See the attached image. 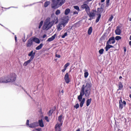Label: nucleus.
<instances>
[{"mask_svg": "<svg viewBox=\"0 0 131 131\" xmlns=\"http://www.w3.org/2000/svg\"><path fill=\"white\" fill-rule=\"evenodd\" d=\"M85 10L87 13V14L90 12V9L88 6L85 8Z\"/></svg>", "mask_w": 131, "mask_h": 131, "instance_id": "obj_33", "label": "nucleus"}, {"mask_svg": "<svg viewBox=\"0 0 131 131\" xmlns=\"http://www.w3.org/2000/svg\"><path fill=\"white\" fill-rule=\"evenodd\" d=\"M109 43H107L106 42V45L105 48V49L106 51H107L108 49L111 48H114V46L109 44Z\"/></svg>", "mask_w": 131, "mask_h": 131, "instance_id": "obj_16", "label": "nucleus"}, {"mask_svg": "<svg viewBox=\"0 0 131 131\" xmlns=\"http://www.w3.org/2000/svg\"><path fill=\"white\" fill-rule=\"evenodd\" d=\"M50 21V18H48L46 19L42 27L43 30H47L53 25Z\"/></svg>", "mask_w": 131, "mask_h": 131, "instance_id": "obj_4", "label": "nucleus"}, {"mask_svg": "<svg viewBox=\"0 0 131 131\" xmlns=\"http://www.w3.org/2000/svg\"><path fill=\"white\" fill-rule=\"evenodd\" d=\"M67 32H66L63 35L61 36V38H64L66 36H67Z\"/></svg>", "mask_w": 131, "mask_h": 131, "instance_id": "obj_42", "label": "nucleus"}, {"mask_svg": "<svg viewBox=\"0 0 131 131\" xmlns=\"http://www.w3.org/2000/svg\"><path fill=\"white\" fill-rule=\"evenodd\" d=\"M56 57L58 58H60V57L61 56L59 54H56Z\"/></svg>", "mask_w": 131, "mask_h": 131, "instance_id": "obj_50", "label": "nucleus"}, {"mask_svg": "<svg viewBox=\"0 0 131 131\" xmlns=\"http://www.w3.org/2000/svg\"><path fill=\"white\" fill-rule=\"evenodd\" d=\"M122 39V37L121 36H116L115 39L116 40H119L121 39Z\"/></svg>", "mask_w": 131, "mask_h": 131, "instance_id": "obj_34", "label": "nucleus"}, {"mask_svg": "<svg viewBox=\"0 0 131 131\" xmlns=\"http://www.w3.org/2000/svg\"><path fill=\"white\" fill-rule=\"evenodd\" d=\"M123 104L124 106H125L126 105V102L125 101H123Z\"/></svg>", "mask_w": 131, "mask_h": 131, "instance_id": "obj_49", "label": "nucleus"}, {"mask_svg": "<svg viewBox=\"0 0 131 131\" xmlns=\"http://www.w3.org/2000/svg\"><path fill=\"white\" fill-rule=\"evenodd\" d=\"M115 34L117 35H120L121 33V31L120 29V27L119 26L117 27V28L115 30Z\"/></svg>", "mask_w": 131, "mask_h": 131, "instance_id": "obj_14", "label": "nucleus"}, {"mask_svg": "<svg viewBox=\"0 0 131 131\" xmlns=\"http://www.w3.org/2000/svg\"><path fill=\"white\" fill-rule=\"evenodd\" d=\"M92 0H86L85 1V3H86L89 4V2L91 1Z\"/></svg>", "mask_w": 131, "mask_h": 131, "instance_id": "obj_48", "label": "nucleus"}, {"mask_svg": "<svg viewBox=\"0 0 131 131\" xmlns=\"http://www.w3.org/2000/svg\"><path fill=\"white\" fill-rule=\"evenodd\" d=\"M110 0H106V4L107 5H108L109 3Z\"/></svg>", "mask_w": 131, "mask_h": 131, "instance_id": "obj_53", "label": "nucleus"}, {"mask_svg": "<svg viewBox=\"0 0 131 131\" xmlns=\"http://www.w3.org/2000/svg\"><path fill=\"white\" fill-rule=\"evenodd\" d=\"M84 71H85L84 73V77L85 78H86L89 75V73L88 72L86 71V70H84Z\"/></svg>", "mask_w": 131, "mask_h": 131, "instance_id": "obj_32", "label": "nucleus"}, {"mask_svg": "<svg viewBox=\"0 0 131 131\" xmlns=\"http://www.w3.org/2000/svg\"><path fill=\"white\" fill-rule=\"evenodd\" d=\"M46 36H47V35L46 34H44L43 35V36H42V37L43 38H45Z\"/></svg>", "mask_w": 131, "mask_h": 131, "instance_id": "obj_59", "label": "nucleus"}, {"mask_svg": "<svg viewBox=\"0 0 131 131\" xmlns=\"http://www.w3.org/2000/svg\"><path fill=\"white\" fill-rule=\"evenodd\" d=\"M84 4L82 5L81 7L82 8L85 9L87 7V6H88V5H87V4H87L85 3V1L84 2Z\"/></svg>", "mask_w": 131, "mask_h": 131, "instance_id": "obj_25", "label": "nucleus"}, {"mask_svg": "<svg viewBox=\"0 0 131 131\" xmlns=\"http://www.w3.org/2000/svg\"><path fill=\"white\" fill-rule=\"evenodd\" d=\"M74 8L77 10L78 11H79L80 10V9L79 6H74Z\"/></svg>", "mask_w": 131, "mask_h": 131, "instance_id": "obj_38", "label": "nucleus"}, {"mask_svg": "<svg viewBox=\"0 0 131 131\" xmlns=\"http://www.w3.org/2000/svg\"><path fill=\"white\" fill-rule=\"evenodd\" d=\"M105 0H101V2H104Z\"/></svg>", "mask_w": 131, "mask_h": 131, "instance_id": "obj_62", "label": "nucleus"}, {"mask_svg": "<svg viewBox=\"0 0 131 131\" xmlns=\"http://www.w3.org/2000/svg\"><path fill=\"white\" fill-rule=\"evenodd\" d=\"M62 115H61L60 116H59L58 117V120L59 121V122H60V124L62 123Z\"/></svg>", "mask_w": 131, "mask_h": 131, "instance_id": "obj_26", "label": "nucleus"}, {"mask_svg": "<svg viewBox=\"0 0 131 131\" xmlns=\"http://www.w3.org/2000/svg\"><path fill=\"white\" fill-rule=\"evenodd\" d=\"M104 51V49H103L102 48L99 50V53L100 54H102L103 53Z\"/></svg>", "mask_w": 131, "mask_h": 131, "instance_id": "obj_35", "label": "nucleus"}, {"mask_svg": "<svg viewBox=\"0 0 131 131\" xmlns=\"http://www.w3.org/2000/svg\"><path fill=\"white\" fill-rule=\"evenodd\" d=\"M9 79H8L9 82H14L16 79L17 75L15 73H12L9 75Z\"/></svg>", "mask_w": 131, "mask_h": 131, "instance_id": "obj_5", "label": "nucleus"}, {"mask_svg": "<svg viewBox=\"0 0 131 131\" xmlns=\"http://www.w3.org/2000/svg\"><path fill=\"white\" fill-rule=\"evenodd\" d=\"M93 18H91V17H90V18L89 19V20H92V19Z\"/></svg>", "mask_w": 131, "mask_h": 131, "instance_id": "obj_63", "label": "nucleus"}, {"mask_svg": "<svg viewBox=\"0 0 131 131\" xmlns=\"http://www.w3.org/2000/svg\"><path fill=\"white\" fill-rule=\"evenodd\" d=\"M76 131H80V128H78Z\"/></svg>", "mask_w": 131, "mask_h": 131, "instance_id": "obj_61", "label": "nucleus"}, {"mask_svg": "<svg viewBox=\"0 0 131 131\" xmlns=\"http://www.w3.org/2000/svg\"><path fill=\"white\" fill-rule=\"evenodd\" d=\"M62 125V123H57L55 125L54 127V131H61L62 129L61 127Z\"/></svg>", "mask_w": 131, "mask_h": 131, "instance_id": "obj_7", "label": "nucleus"}, {"mask_svg": "<svg viewBox=\"0 0 131 131\" xmlns=\"http://www.w3.org/2000/svg\"><path fill=\"white\" fill-rule=\"evenodd\" d=\"M115 42L114 37L112 36L110 37L107 41L106 42L107 43H109L111 44H114Z\"/></svg>", "mask_w": 131, "mask_h": 131, "instance_id": "obj_8", "label": "nucleus"}, {"mask_svg": "<svg viewBox=\"0 0 131 131\" xmlns=\"http://www.w3.org/2000/svg\"><path fill=\"white\" fill-rule=\"evenodd\" d=\"M60 13V10H59L58 9L57 10L56 12H55V14L56 15H58Z\"/></svg>", "mask_w": 131, "mask_h": 131, "instance_id": "obj_40", "label": "nucleus"}, {"mask_svg": "<svg viewBox=\"0 0 131 131\" xmlns=\"http://www.w3.org/2000/svg\"><path fill=\"white\" fill-rule=\"evenodd\" d=\"M32 60L30 59L28 61L25 62L23 64V65L24 66H26L28 64L30 63Z\"/></svg>", "mask_w": 131, "mask_h": 131, "instance_id": "obj_20", "label": "nucleus"}, {"mask_svg": "<svg viewBox=\"0 0 131 131\" xmlns=\"http://www.w3.org/2000/svg\"><path fill=\"white\" fill-rule=\"evenodd\" d=\"M49 4V2L48 1H46L44 3V7H47Z\"/></svg>", "mask_w": 131, "mask_h": 131, "instance_id": "obj_36", "label": "nucleus"}, {"mask_svg": "<svg viewBox=\"0 0 131 131\" xmlns=\"http://www.w3.org/2000/svg\"><path fill=\"white\" fill-rule=\"evenodd\" d=\"M79 107V105L78 103L77 104L75 105H74V107L76 109L78 108Z\"/></svg>", "mask_w": 131, "mask_h": 131, "instance_id": "obj_44", "label": "nucleus"}, {"mask_svg": "<svg viewBox=\"0 0 131 131\" xmlns=\"http://www.w3.org/2000/svg\"><path fill=\"white\" fill-rule=\"evenodd\" d=\"M92 27H90L88 31V34L89 35H90L91 34L92 32Z\"/></svg>", "mask_w": 131, "mask_h": 131, "instance_id": "obj_29", "label": "nucleus"}, {"mask_svg": "<svg viewBox=\"0 0 131 131\" xmlns=\"http://www.w3.org/2000/svg\"><path fill=\"white\" fill-rule=\"evenodd\" d=\"M92 101V99L90 98L87 100L86 101V105L87 106H88L91 103Z\"/></svg>", "mask_w": 131, "mask_h": 131, "instance_id": "obj_23", "label": "nucleus"}, {"mask_svg": "<svg viewBox=\"0 0 131 131\" xmlns=\"http://www.w3.org/2000/svg\"><path fill=\"white\" fill-rule=\"evenodd\" d=\"M38 126H39L38 123L36 122L30 124L29 125V127L30 128H34Z\"/></svg>", "mask_w": 131, "mask_h": 131, "instance_id": "obj_12", "label": "nucleus"}, {"mask_svg": "<svg viewBox=\"0 0 131 131\" xmlns=\"http://www.w3.org/2000/svg\"><path fill=\"white\" fill-rule=\"evenodd\" d=\"M36 130L37 131H41V128H37L36 129Z\"/></svg>", "mask_w": 131, "mask_h": 131, "instance_id": "obj_55", "label": "nucleus"}, {"mask_svg": "<svg viewBox=\"0 0 131 131\" xmlns=\"http://www.w3.org/2000/svg\"><path fill=\"white\" fill-rule=\"evenodd\" d=\"M64 79L66 83H69L70 82V79L68 73H66L64 77Z\"/></svg>", "mask_w": 131, "mask_h": 131, "instance_id": "obj_11", "label": "nucleus"}, {"mask_svg": "<svg viewBox=\"0 0 131 131\" xmlns=\"http://www.w3.org/2000/svg\"><path fill=\"white\" fill-rule=\"evenodd\" d=\"M5 79L4 78V77H1L0 78V83H4V79Z\"/></svg>", "mask_w": 131, "mask_h": 131, "instance_id": "obj_41", "label": "nucleus"}, {"mask_svg": "<svg viewBox=\"0 0 131 131\" xmlns=\"http://www.w3.org/2000/svg\"><path fill=\"white\" fill-rule=\"evenodd\" d=\"M124 51L125 52H126V47H124Z\"/></svg>", "mask_w": 131, "mask_h": 131, "instance_id": "obj_56", "label": "nucleus"}, {"mask_svg": "<svg viewBox=\"0 0 131 131\" xmlns=\"http://www.w3.org/2000/svg\"><path fill=\"white\" fill-rule=\"evenodd\" d=\"M90 91L91 89L89 84H87L85 86L84 85H83L81 88L80 95L78 96V99L79 100L81 101L84 94L85 96H89L90 94Z\"/></svg>", "mask_w": 131, "mask_h": 131, "instance_id": "obj_1", "label": "nucleus"}, {"mask_svg": "<svg viewBox=\"0 0 131 131\" xmlns=\"http://www.w3.org/2000/svg\"><path fill=\"white\" fill-rule=\"evenodd\" d=\"M118 90H121L123 87V86L121 82H119L118 84Z\"/></svg>", "mask_w": 131, "mask_h": 131, "instance_id": "obj_22", "label": "nucleus"}, {"mask_svg": "<svg viewBox=\"0 0 131 131\" xmlns=\"http://www.w3.org/2000/svg\"><path fill=\"white\" fill-rule=\"evenodd\" d=\"M51 18L52 21L50 22L53 25V24H56L58 23V18L54 14H52Z\"/></svg>", "mask_w": 131, "mask_h": 131, "instance_id": "obj_6", "label": "nucleus"}, {"mask_svg": "<svg viewBox=\"0 0 131 131\" xmlns=\"http://www.w3.org/2000/svg\"><path fill=\"white\" fill-rule=\"evenodd\" d=\"M4 78L5 79H4V83H7L8 82H9L8 79L6 80V77L5 76L4 77Z\"/></svg>", "mask_w": 131, "mask_h": 131, "instance_id": "obj_39", "label": "nucleus"}, {"mask_svg": "<svg viewBox=\"0 0 131 131\" xmlns=\"http://www.w3.org/2000/svg\"><path fill=\"white\" fill-rule=\"evenodd\" d=\"M70 63L69 62L66 63L64 66V68L67 69V67L70 65Z\"/></svg>", "mask_w": 131, "mask_h": 131, "instance_id": "obj_43", "label": "nucleus"}, {"mask_svg": "<svg viewBox=\"0 0 131 131\" xmlns=\"http://www.w3.org/2000/svg\"><path fill=\"white\" fill-rule=\"evenodd\" d=\"M96 12V10H93L91 12H90L87 15L90 17H94L95 16V14Z\"/></svg>", "mask_w": 131, "mask_h": 131, "instance_id": "obj_10", "label": "nucleus"}, {"mask_svg": "<svg viewBox=\"0 0 131 131\" xmlns=\"http://www.w3.org/2000/svg\"><path fill=\"white\" fill-rule=\"evenodd\" d=\"M35 52H33V51L32 50L28 54L29 56H30V59L33 60L34 58V56L35 55Z\"/></svg>", "mask_w": 131, "mask_h": 131, "instance_id": "obj_13", "label": "nucleus"}, {"mask_svg": "<svg viewBox=\"0 0 131 131\" xmlns=\"http://www.w3.org/2000/svg\"><path fill=\"white\" fill-rule=\"evenodd\" d=\"M15 41L16 42L17 41V37L16 35H15Z\"/></svg>", "mask_w": 131, "mask_h": 131, "instance_id": "obj_58", "label": "nucleus"}, {"mask_svg": "<svg viewBox=\"0 0 131 131\" xmlns=\"http://www.w3.org/2000/svg\"><path fill=\"white\" fill-rule=\"evenodd\" d=\"M129 39L131 40V35L129 37Z\"/></svg>", "mask_w": 131, "mask_h": 131, "instance_id": "obj_64", "label": "nucleus"}, {"mask_svg": "<svg viewBox=\"0 0 131 131\" xmlns=\"http://www.w3.org/2000/svg\"><path fill=\"white\" fill-rule=\"evenodd\" d=\"M85 100V98H83V99H81V101H80L79 100V102H80V106L81 107H82L83 106Z\"/></svg>", "mask_w": 131, "mask_h": 131, "instance_id": "obj_18", "label": "nucleus"}, {"mask_svg": "<svg viewBox=\"0 0 131 131\" xmlns=\"http://www.w3.org/2000/svg\"><path fill=\"white\" fill-rule=\"evenodd\" d=\"M129 45L131 46V41H130L129 42Z\"/></svg>", "mask_w": 131, "mask_h": 131, "instance_id": "obj_60", "label": "nucleus"}, {"mask_svg": "<svg viewBox=\"0 0 131 131\" xmlns=\"http://www.w3.org/2000/svg\"><path fill=\"white\" fill-rule=\"evenodd\" d=\"M66 69L64 68V69L62 70L61 71L62 72H64L65 71Z\"/></svg>", "mask_w": 131, "mask_h": 131, "instance_id": "obj_57", "label": "nucleus"}, {"mask_svg": "<svg viewBox=\"0 0 131 131\" xmlns=\"http://www.w3.org/2000/svg\"><path fill=\"white\" fill-rule=\"evenodd\" d=\"M45 119L47 121V122H49V120L48 119V117L47 116H46L45 117Z\"/></svg>", "mask_w": 131, "mask_h": 131, "instance_id": "obj_47", "label": "nucleus"}, {"mask_svg": "<svg viewBox=\"0 0 131 131\" xmlns=\"http://www.w3.org/2000/svg\"><path fill=\"white\" fill-rule=\"evenodd\" d=\"M98 16L95 20L96 23H97L99 21L101 16V15L100 14H98Z\"/></svg>", "mask_w": 131, "mask_h": 131, "instance_id": "obj_31", "label": "nucleus"}, {"mask_svg": "<svg viewBox=\"0 0 131 131\" xmlns=\"http://www.w3.org/2000/svg\"><path fill=\"white\" fill-rule=\"evenodd\" d=\"M53 112V110H50L48 113V114L49 116H50L52 115V113Z\"/></svg>", "mask_w": 131, "mask_h": 131, "instance_id": "obj_30", "label": "nucleus"}, {"mask_svg": "<svg viewBox=\"0 0 131 131\" xmlns=\"http://www.w3.org/2000/svg\"><path fill=\"white\" fill-rule=\"evenodd\" d=\"M32 40V38H30L29 39L27 42L26 44V46L27 47H31L33 45Z\"/></svg>", "mask_w": 131, "mask_h": 131, "instance_id": "obj_9", "label": "nucleus"}, {"mask_svg": "<svg viewBox=\"0 0 131 131\" xmlns=\"http://www.w3.org/2000/svg\"><path fill=\"white\" fill-rule=\"evenodd\" d=\"M70 12V10L69 8H67L66 9L65 12L64 14L66 15H67L69 14Z\"/></svg>", "mask_w": 131, "mask_h": 131, "instance_id": "obj_24", "label": "nucleus"}, {"mask_svg": "<svg viewBox=\"0 0 131 131\" xmlns=\"http://www.w3.org/2000/svg\"><path fill=\"white\" fill-rule=\"evenodd\" d=\"M32 39L33 41H34L37 43H40V41L39 39L35 37L32 38Z\"/></svg>", "mask_w": 131, "mask_h": 131, "instance_id": "obj_19", "label": "nucleus"}, {"mask_svg": "<svg viewBox=\"0 0 131 131\" xmlns=\"http://www.w3.org/2000/svg\"><path fill=\"white\" fill-rule=\"evenodd\" d=\"M68 20L67 19V17L63 18L62 21L61 23H59L57 26V30L60 31L63 28L66 26V24L68 23Z\"/></svg>", "mask_w": 131, "mask_h": 131, "instance_id": "obj_3", "label": "nucleus"}, {"mask_svg": "<svg viewBox=\"0 0 131 131\" xmlns=\"http://www.w3.org/2000/svg\"><path fill=\"white\" fill-rule=\"evenodd\" d=\"M78 14V12H77V11H74L73 12V15H74V14Z\"/></svg>", "mask_w": 131, "mask_h": 131, "instance_id": "obj_52", "label": "nucleus"}, {"mask_svg": "<svg viewBox=\"0 0 131 131\" xmlns=\"http://www.w3.org/2000/svg\"><path fill=\"white\" fill-rule=\"evenodd\" d=\"M5 77H6V80L9 79V75H7L6 76H5Z\"/></svg>", "mask_w": 131, "mask_h": 131, "instance_id": "obj_51", "label": "nucleus"}, {"mask_svg": "<svg viewBox=\"0 0 131 131\" xmlns=\"http://www.w3.org/2000/svg\"><path fill=\"white\" fill-rule=\"evenodd\" d=\"M22 89L23 90H24V91L28 94V95H29V94L27 93V92L25 90V89H24V88L22 87Z\"/></svg>", "mask_w": 131, "mask_h": 131, "instance_id": "obj_54", "label": "nucleus"}, {"mask_svg": "<svg viewBox=\"0 0 131 131\" xmlns=\"http://www.w3.org/2000/svg\"><path fill=\"white\" fill-rule=\"evenodd\" d=\"M57 36L56 34H54L51 37L48 38L47 40V42H50L53 40Z\"/></svg>", "mask_w": 131, "mask_h": 131, "instance_id": "obj_15", "label": "nucleus"}, {"mask_svg": "<svg viewBox=\"0 0 131 131\" xmlns=\"http://www.w3.org/2000/svg\"><path fill=\"white\" fill-rule=\"evenodd\" d=\"M121 100L119 101V109H122L123 107V103L121 98H120Z\"/></svg>", "mask_w": 131, "mask_h": 131, "instance_id": "obj_17", "label": "nucleus"}, {"mask_svg": "<svg viewBox=\"0 0 131 131\" xmlns=\"http://www.w3.org/2000/svg\"><path fill=\"white\" fill-rule=\"evenodd\" d=\"M43 21L42 20L41 21L40 23H39L38 28L39 29H40L42 26V25L43 24Z\"/></svg>", "mask_w": 131, "mask_h": 131, "instance_id": "obj_37", "label": "nucleus"}, {"mask_svg": "<svg viewBox=\"0 0 131 131\" xmlns=\"http://www.w3.org/2000/svg\"><path fill=\"white\" fill-rule=\"evenodd\" d=\"M113 18V16L112 15H111V17L109 18L108 19V21H111L112 20Z\"/></svg>", "mask_w": 131, "mask_h": 131, "instance_id": "obj_45", "label": "nucleus"}, {"mask_svg": "<svg viewBox=\"0 0 131 131\" xmlns=\"http://www.w3.org/2000/svg\"><path fill=\"white\" fill-rule=\"evenodd\" d=\"M43 45V44L41 43L39 46H38L36 48V50H39L41 49Z\"/></svg>", "mask_w": 131, "mask_h": 131, "instance_id": "obj_27", "label": "nucleus"}, {"mask_svg": "<svg viewBox=\"0 0 131 131\" xmlns=\"http://www.w3.org/2000/svg\"><path fill=\"white\" fill-rule=\"evenodd\" d=\"M38 124H39V125L41 127H43L44 126V125L43 123V121L42 119L40 120H39L38 121Z\"/></svg>", "mask_w": 131, "mask_h": 131, "instance_id": "obj_21", "label": "nucleus"}, {"mask_svg": "<svg viewBox=\"0 0 131 131\" xmlns=\"http://www.w3.org/2000/svg\"><path fill=\"white\" fill-rule=\"evenodd\" d=\"M65 2V0H54L51 4V7L56 9L61 6Z\"/></svg>", "mask_w": 131, "mask_h": 131, "instance_id": "obj_2", "label": "nucleus"}, {"mask_svg": "<svg viewBox=\"0 0 131 131\" xmlns=\"http://www.w3.org/2000/svg\"><path fill=\"white\" fill-rule=\"evenodd\" d=\"M103 11V9L101 7L100 8H98L97 9V12L100 13L99 14H100V13H101Z\"/></svg>", "mask_w": 131, "mask_h": 131, "instance_id": "obj_28", "label": "nucleus"}, {"mask_svg": "<svg viewBox=\"0 0 131 131\" xmlns=\"http://www.w3.org/2000/svg\"><path fill=\"white\" fill-rule=\"evenodd\" d=\"M29 120L28 119H27L26 121V125L27 126H29Z\"/></svg>", "mask_w": 131, "mask_h": 131, "instance_id": "obj_46", "label": "nucleus"}]
</instances>
